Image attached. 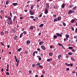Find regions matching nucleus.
I'll use <instances>...</instances> for the list:
<instances>
[{"label":"nucleus","instance_id":"nucleus-1","mask_svg":"<svg viewBox=\"0 0 77 77\" xmlns=\"http://www.w3.org/2000/svg\"><path fill=\"white\" fill-rule=\"evenodd\" d=\"M7 23L8 25H11V24H12V23H13V22H12V20H8L7 21Z\"/></svg>","mask_w":77,"mask_h":77},{"label":"nucleus","instance_id":"nucleus-2","mask_svg":"<svg viewBox=\"0 0 77 77\" xmlns=\"http://www.w3.org/2000/svg\"><path fill=\"white\" fill-rule=\"evenodd\" d=\"M73 12L74 13V12H75V11L72 10H71L69 11L68 13L69 14H72V13H73Z\"/></svg>","mask_w":77,"mask_h":77},{"label":"nucleus","instance_id":"nucleus-3","mask_svg":"<svg viewBox=\"0 0 77 77\" xmlns=\"http://www.w3.org/2000/svg\"><path fill=\"white\" fill-rule=\"evenodd\" d=\"M29 14L30 15H34L35 13H33V11H32L31 10H30Z\"/></svg>","mask_w":77,"mask_h":77},{"label":"nucleus","instance_id":"nucleus-4","mask_svg":"<svg viewBox=\"0 0 77 77\" xmlns=\"http://www.w3.org/2000/svg\"><path fill=\"white\" fill-rule=\"evenodd\" d=\"M41 48L42 49V50H45L46 49V48H45V47L44 46H41Z\"/></svg>","mask_w":77,"mask_h":77},{"label":"nucleus","instance_id":"nucleus-5","mask_svg":"<svg viewBox=\"0 0 77 77\" xmlns=\"http://www.w3.org/2000/svg\"><path fill=\"white\" fill-rule=\"evenodd\" d=\"M56 35H57V36H60V37H62V35L61 34L56 33Z\"/></svg>","mask_w":77,"mask_h":77},{"label":"nucleus","instance_id":"nucleus-6","mask_svg":"<svg viewBox=\"0 0 77 77\" xmlns=\"http://www.w3.org/2000/svg\"><path fill=\"white\" fill-rule=\"evenodd\" d=\"M46 8L47 9H48L50 8V5L48 4H47L46 5Z\"/></svg>","mask_w":77,"mask_h":77},{"label":"nucleus","instance_id":"nucleus-7","mask_svg":"<svg viewBox=\"0 0 77 77\" xmlns=\"http://www.w3.org/2000/svg\"><path fill=\"white\" fill-rule=\"evenodd\" d=\"M47 10H48V9H47V8H46L45 9V14H48V11H47Z\"/></svg>","mask_w":77,"mask_h":77},{"label":"nucleus","instance_id":"nucleus-8","mask_svg":"<svg viewBox=\"0 0 77 77\" xmlns=\"http://www.w3.org/2000/svg\"><path fill=\"white\" fill-rule=\"evenodd\" d=\"M1 36H3V35H4V32L3 31H2L0 33Z\"/></svg>","mask_w":77,"mask_h":77},{"label":"nucleus","instance_id":"nucleus-9","mask_svg":"<svg viewBox=\"0 0 77 77\" xmlns=\"http://www.w3.org/2000/svg\"><path fill=\"white\" fill-rule=\"evenodd\" d=\"M17 38H18V36H17V35H15V36L14 37V40L16 41V40H17Z\"/></svg>","mask_w":77,"mask_h":77},{"label":"nucleus","instance_id":"nucleus-10","mask_svg":"<svg viewBox=\"0 0 77 77\" xmlns=\"http://www.w3.org/2000/svg\"><path fill=\"white\" fill-rule=\"evenodd\" d=\"M43 44H44V42L43 41H42L39 43V45H42Z\"/></svg>","mask_w":77,"mask_h":77},{"label":"nucleus","instance_id":"nucleus-11","mask_svg":"<svg viewBox=\"0 0 77 77\" xmlns=\"http://www.w3.org/2000/svg\"><path fill=\"white\" fill-rule=\"evenodd\" d=\"M12 5L13 6H17V5H18V3H13L12 4Z\"/></svg>","mask_w":77,"mask_h":77},{"label":"nucleus","instance_id":"nucleus-12","mask_svg":"<svg viewBox=\"0 0 77 77\" xmlns=\"http://www.w3.org/2000/svg\"><path fill=\"white\" fill-rule=\"evenodd\" d=\"M26 44H30V40H28L26 42Z\"/></svg>","mask_w":77,"mask_h":77},{"label":"nucleus","instance_id":"nucleus-13","mask_svg":"<svg viewBox=\"0 0 77 77\" xmlns=\"http://www.w3.org/2000/svg\"><path fill=\"white\" fill-rule=\"evenodd\" d=\"M17 66H18V65L19 64V62H20V61H17Z\"/></svg>","mask_w":77,"mask_h":77},{"label":"nucleus","instance_id":"nucleus-14","mask_svg":"<svg viewBox=\"0 0 77 77\" xmlns=\"http://www.w3.org/2000/svg\"><path fill=\"white\" fill-rule=\"evenodd\" d=\"M8 20H12V19L11 18V17L10 16H8Z\"/></svg>","mask_w":77,"mask_h":77},{"label":"nucleus","instance_id":"nucleus-15","mask_svg":"<svg viewBox=\"0 0 77 77\" xmlns=\"http://www.w3.org/2000/svg\"><path fill=\"white\" fill-rule=\"evenodd\" d=\"M29 29L30 30H33V26H30L29 27Z\"/></svg>","mask_w":77,"mask_h":77},{"label":"nucleus","instance_id":"nucleus-16","mask_svg":"<svg viewBox=\"0 0 77 77\" xmlns=\"http://www.w3.org/2000/svg\"><path fill=\"white\" fill-rule=\"evenodd\" d=\"M44 26V24H40V25L39 26V27H42Z\"/></svg>","mask_w":77,"mask_h":77},{"label":"nucleus","instance_id":"nucleus-17","mask_svg":"<svg viewBox=\"0 0 77 77\" xmlns=\"http://www.w3.org/2000/svg\"><path fill=\"white\" fill-rule=\"evenodd\" d=\"M76 9H77V7H74L73 8V11H75V10H76Z\"/></svg>","mask_w":77,"mask_h":77},{"label":"nucleus","instance_id":"nucleus-18","mask_svg":"<svg viewBox=\"0 0 77 77\" xmlns=\"http://www.w3.org/2000/svg\"><path fill=\"white\" fill-rule=\"evenodd\" d=\"M75 21V20L74 19H72L71 20V23H73Z\"/></svg>","mask_w":77,"mask_h":77},{"label":"nucleus","instance_id":"nucleus-19","mask_svg":"<svg viewBox=\"0 0 77 77\" xmlns=\"http://www.w3.org/2000/svg\"><path fill=\"white\" fill-rule=\"evenodd\" d=\"M61 17H57V20L58 21H60V20H61Z\"/></svg>","mask_w":77,"mask_h":77},{"label":"nucleus","instance_id":"nucleus-20","mask_svg":"<svg viewBox=\"0 0 77 77\" xmlns=\"http://www.w3.org/2000/svg\"><path fill=\"white\" fill-rule=\"evenodd\" d=\"M72 7H74V5H70L69 8H72Z\"/></svg>","mask_w":77,"mask_h":77},{"label":"nucleus","instance_id":"nucleus-21","mask_svg":"<svg viewBox=\"0 0 77 77\" xmlns=\"http://www.w3.org/2000/svg\"><path fill=\"white\" fill-rule=\"evenodd\" d=\"M15 29H13V30L12 31V33H15Z\"/></svg>","mask_w":77,"mask_h":77},{"label":"nucleus","instance_id":"nucleus-22","mask_svg":"<svg viewBox=\"0 0 77 77\" xmlns=\"http://www.w3.org/2000/svg\"><path fill=\"white\" fill-rule=\"evenodd\" d=\"M66 38H69V35L68 34H66Z\"/></svg>","mask_w":77,"mask_h":77},{"label":"nucleus","instance_id":"nucleus-23","mask_svg":"<svg viewBox=\"0 0 77 77\" xmlns=\"http://www.w3.org/2000/svg\"><path fill=\"white\" fill-rule=\"evenodd\" d=\"M56 21H57V18H56L54 20V22H56Z\"/></svg>","mask_w":77,"mask_h":77},{"label":"nucleus","instance_id":"nucleus-24","mask_svg":"<svg viewBox=\"0 0 77 77\" xmlns=\"http://www.w3.org/2000/svg\"><path fill=\"white\" fill-rule=\"evenodd\" d=\"M9 1H7L6 2V5H8V4H9Z\"/></svg>","mask_w":77,"mask_h":77},{"label":"nucleus","instance_id":"nucleus-25","mask_svg":"<svg viewBox=\"0 0 77 77\" xmlns=\"http://www.w3.org/2000/svg\"><path fill=\"white\" fill-rule=\"evenodd\" d=\"M33 7H34L33 5H32L31 7V9H33Z\"/></svg>","mask_w":77,"mask_h":77},{"label":"nucleus","instance_id":"nucleus-26","mask_svg":"<svg viewBox=\"0 0 77 77\" xmlns=\"http://www.w3.org/2000/svg\"><path fill=\"white\" fill-rule=\"evenodd\" d=\"M72 51L73 52H75L76 51V50H74V49H72Z\"/></svg>","mask_w":77,"mask_h":77},{"label":"nucleus","instance_id":"nucleus-27","mask_svg":"<svg viewBox=\"0 0 77 77\" xmlns=\"http://www.w3.org/2000/svg\"><path fill=\"white\" fill-rule=\"evenodd\" d=\"M72 54H73L72 53H70V52H69L68 53V55H72Z\"/></svg>","mask_w":77,"mask_h":77},{"label":"nucleus","instance_id":"nucleus-28","mask_svg":"<svg viewBox=\"0 0 77 77\" xmlns=\"http://www.w3.org/2000/svg\"><path fill=\"white\" fill-rule=\"evenodd\" d=\"M66 65L67 66H70V64H69L68 63H65Z\"/></svg>","mask_w":77,"mask_h":77},{"label":"nucleus","instance_id":"nucleus-29","mask_svg":"<svg viewBox=\"0 0 77 77\" xmlns=\"http://www.w3.org/2000/svg\"><path fill=\"white\" fill-rule=\"evenodd\" d=\"M70 50H72V48H73L72 47H69L68 48Z\"/></svg>","mask_w":77,"mask_h":77},{"label":"nucleus","instance_id":"nucleus-30","mask_svg":"<svg viewBox=\"0 0 77 77\" xmlns=\"http://www.w3.org/2000/svg\"><path fill=\"white\" fill-rule=\"evenodd\" d=\"M51 60H52V59H48L47 60V62H50V61H51Z\"/></svg>","mask_w":77,"mask_h":77},{"label":"nucleus","instance_id":"nucleus-31","mask_svg":"<svg viewBox=\"0 0 77 77\" xmlns=\"http://www.w3.org/2000/svg\"><path fill=\"white\" fill-rule=\"evenodd\" d=\"M23 35V33H22L20 35V38H21Z\"/></svg>","mask_w":77,"mask_h":77},{"label":"nucleus","instance_id":"nucleus-32","mask_svg":"<svg viewBox=\"0 0 77 77\" xmlns=\"http://www.w3.org/2000/svg\"><path fill=\"white\" fill-rule=\"evenodd\" d=\"M8 31H5V34H6V35H8Z\"/></svg>","mask_w":77,"mask_h":77},{"label":"nucleus","instance_id":"nucleus-33","mask_svg":"<svg viewBox=\"0 0 77 77\" xmlns=\"http://www.w3.org/2000/svg\"><path fill=\"white\" fill-rule=\"evenodd\" d=\"M21 49H22L21 48H20L19 49H18V51H19V52H20V51H21Z\"/></svg>","mask_w":77,"mask_h":77},{"label":"nucleus","instance_id":"nucleus-34","mask_svg":"<svg viewBox=\"0 0 77 77\" xmlns=\"http://www.w3.org/2000/svg\"><path fill=\"white\" fill-rule=\"evenodd\" d=\"M54 8L56 9H57V7L56 6H55L54 7Z\"/></svg>","mask_w":77,"mask_h":77},{"label":"nucleus","instance_id":"nucleus-35","mask_svg":"<svg viewBox=\"0 0 77 77\" xmlns=\"http://www.w3.org/2000/svg\"><path fill=\"white\" fill-rule=\"evenodd\" d=\"M61 7H62L63 8L65 7V5L64 4H63L61 6Z\"/></svg>","mask_w":77,"mask_h":77},{"label":"nucleus","instance_id":"nucleus-36","mask_svg":"<svg viewBox=\"0 0 77 77\" xmlns=\"http://www.w3.org/2000/svg\"><path fill=\"white\" fill-rule=\"evenodd\" d=\"M63 24L64 26H66V23L64 22H63Z\"/></svg>","mask_w":77,"mask_h":77},{"label":"nucleus","instance_id":"nucleus-37","mask_svg":"<svg viewBox=\"0 0 77 77\" xmlns=\"http://www.w3.org/2000/svg\"><path fill=\"white\" fill-rule=\"evenodd\" d=\"M49 55L50 56H52V55H53V54L52 53H50L49 54Z\"/></svg>","mask_w":77,"mask_h":77},{"label":"nucleus","instance_id":"nucleus-38","mask_svg":"<svg viewBox=\"0 0 77 77\" xmlns=\"http://www.w3.org/2000/svg\"><path fill=\"white\" fill-rule=\"evenodd\" d=\"M53 37H54V38H57V36H56V35H54V36H53Z\"/></svg>","mask_w":77,"mask_h":77},{"label":"nucleus","instance_id":"nucleus-39","mask_svg":"<svg viewBox=\"0 0 77 77\" xmlns=\"http://www.w3.org/2000/svg\"><path fill=\"white\" fill-rule=\"evenodd\" d=\"M6 75H9V73L8 72H7L6 73Z\"/></svg>","mask_w":77,"mask_h":77},{"label":"nucleus","instance_id":"nucleus-40","mask_svg":"<svg viewBox=\"0 0 77 77\" xmlns=\"http://www.w3.org/2000/svg\"><path fill=\"white\" fill-rule=\"evenodd\" d=\"M0 44H1V45H2V46H4V45H4V44L2 43V42H1Z\"/></svg>","mask_w":77,"mask_h":77},{"label":"nucleus","instance_id":"nucleus-41","mask_svg":"<svg viewBox=\"0 0 77 77\" xmlns=\"http://www.w3.org/2000/svg\"><path fill=\"white\" fill-rule=\"evenodd\" d=\"M71 60H73V61H75V60L74 59V58H71Z\"/></svg>","mask_w":77,"mask_h":77},{"label":"nucleus","instance_id":"nucleus-42","mask_svg":"<svg viewBox=\"0 0 77 77\" xmlns=\"http://www.w3.org/2000/svg\"><path fill=\"white\" fill-rule=\"evenodd\" d=\"M23 33H24V35H26V34H27V33H26V32L25 31H24L23 32Z\"/></svg>","mask_w":77,"mask_h":77},{"label":"nucleus","instance_id":"nucleus-43","mask_svg":"<svg viewBox=\"0 0 77 77\" xmlns=\"http://www.w3.org/2000/svg\"><path fill=\"white\" fill-rule=\"evenodd\" d=\"M61 57V55H59L58 56V58H60Z\"/></svg>","mask_w":77,"mask_h":77},{"label":"nucleus","instance_id":"nucleus-44","mask_svg":"<svg viewBox=\"0 0 77 77\" xmlns=\"http://www.w3.org/2000/svg\"><path fill=\"white\" fill-rule=\"evenodd\" d=\"M58 44L59 46H62V45L61 44L58 43Z\"/></svg>","mask_w":77,"mask_h":77},{"label":"nucleus","instance_id":"nucleus-45","mask_svg":"<svg viewBox=\"0 0 77 77\" xmlns=\"http://www.w3.org/2000/svg\"><path fill=\"white\" fill-rule=\"evenodd\" d=\"M53 17H54V18H56V15L53 14Z\"/></svg>","mask_w":77,"mask_h":77},{"label":"nucleus","instance_id":"nucleus-46","mask_svg":"<svg viewBox=\"0 0 77 77\" xmlns=\"http://www.w3.org/2000/svg\"><path fill=\"white\" fill-rule=\"evenodd\" d=\"M39 68H43V67H42V66L41 65H39Z\"/></svg>","mask_w":77,"mask_h":77},{"label":"nucleus","instance_id":"nucleus-47","mask_svg":"<svg viewBox=\"0 0 77 77\" xmlns=\"http://www.w3.org/2000/svg\"><path fill=\"white\" fill-rule=\"evenodd\" d=\"M30 18H32V19H33V18H34V17L33 16H31L30 17Z\"/></svg>","mask_w":77,"mask_h":77},{"label":"nucleus","instance_id":"nucleus-48","mask_svg":"<svg viewBox=\"0 0 77 77\" xmlns=\"http://www.w3.org/2000/svg\"><path fill=\"white\" fill-rule=\"evenodd\" d=\"M39 65H40V63H37L36 64V66H39Z\"/></svg>","mask_w":77,"mask_h":77},{"label":"nucleus","instance_id":"nucleus-49","mask_svg":"<svg viewBox=\"0 0 77 77\" xmlns=\"http://www.w3.org/2000/svg\"><path fill=\"white\" fill-rule=\"evenodd\" d=\"M37 9H38V8H39V5H38L37 6Z\"/></svg>","mask_w":77,"mask_h":77},{"label":"nucleus","instance_id":"nucleus-50","mask_svg":"<svg viewBox=\"0 0 77 77\" xmlns=\"http://www.w3.org/2000/svg\"><path fill=\"white\" fill-rule=\"evenodd\" d=\"M42 13H41V14L39 15V17H42Z\"/></svg>","mask_w":77,"mask_h":77},{"label":"nucleus","instance_id":"nucleus-51","mask_svg":"<svg viewBox=\"0 0 77 77\" xmlns=\"http://www.w3.org/2000/svg\"><path fill=\"white\" fill-rule=\"evenodd\" d=\"M74 38H75V39L77 38V35H75L74 36Z\"/></svg>","mask_w":77,"mask_h":77},{"label":"nucleus","instance_id":"nucleus-52","mask_svg":"<svg viewBox=\"0 0 77 77\" xmlns=\"http://www.w3.org/2000/svg\"><path fill=\"white\" fill-rule=\"evenodd\" d=\"M34 52V53H36V54H38V51H35Z\"/></svg>","mask_w":77,"mask_h":77},{"label":"nucleus","instance_id":"nucleus-53","mask_svg":"<svg viewBox=\"0 0 77 77\" xmlns=\"http://www.w3.org/2000/svg\"><path fill=\"white\" fill-rule=\"evenodd\" d=\"M20 20H23V17H20Z\"/></svg>","mask_w":77,"mask_h":77},{"label":"nucleus","instance_id":"nucleus-54","mask_svg":"<svg viewBox=\"0 0 77 77\" xmlns=\"http://www.w3.org/2000/svg\"><path fill=\"white\" fill-rule=\"evenodd\" d=\"M29 72L30 73V74H32V72L31 70H29Z\"/></svg>","mask_w":77,"mask_h":77},{"label":"nucleus","instance_id":"nucleus-55","mask_svg":"<svg viewBox=\"0 0 77 77\" xmlns=\"http://www.w3.org/2000/svg\"><path fill=\"white\" fill-rule=\"evenodd\" d=\"M10 14L11 17H12V13H10Z\"/></svg>","mask_w":77,"mask_h":77},{"label":"nucleus","instance_id":"nucleus-56","mask_svg":"<svg viewBox=\"0 0 77 77\" xmlns=\"http://www.w3.org/2000/svg\"><path fill=\"white\" fill-rule=\"evenodd\" d=\"M6 71H9V68H7V69H6Z\"/></svg>","mask_w":77,"mask_h":77},{"label":"nucleus","instance_id":"nucleus-57","mask_svg":"<svg viewBox=\"0 0 77 77\" xmlns=\"http://www.w3.org/2000/svg\"><path fill=\"white\" fill-rule=\"evenodd\" d=\"M71 28H72V30H73V31L74 30V27H71Z\"/></svg>","mask_w":77,"mask_h":77},{"label":"nucleus","instance_id":"nucleus-58","mask_svg":"<svg viewBox=\"0 0 77 77\" xmlns=\"http://www.w3.org/2000/svg\"><path fill=\"white\" fill-rule=\"evenodd\" d=\"M35 53L34 52H33V56H35Z\"/></svg>","mask_w":77,"mask_h":77},{"label":"nucleus","instance_id":"nucleus-59","mask_svg":"<svg viewBox=\"0 0 77 77\" xmlns=\"http://www.w3.org/2000/svg\"><path fill=\"white\" fill-rule=\"evenodd\" d=\"M33 21H36V19H33Z\"/></svg>","mask_w":77,"mask_h":77},{"label":"nucleus","instance_id":"nucleus-60","mask_svg":"<svg viewBox=\"0 0 77 77\" xmlns=\"http://www.w3.org/2000/svg\"><path fill=\"white\" fill-rule=\"evenodd\" d=\"M32 67H35V64H33L32 65Z\"/></svg>","mask_w":77,"mask_h":77},{"label":"nucleus","instance_id":"nucleus-61","mask_svg":"<svg viewBox=\"0 0 77 77\" xmlns=\"http://www.w3.org/2000/svg\"><path fill=\"white\" fill-rule=\"evenodd\" d=\"M16 17H16V16H14V19H15L16 18Z\"/></svg>","mask_w":77,"mask_h":77},{"label":"nucleus","instance_id":"nucleus-62","mask_svg":"<svg viewBox=\"0 0 77 77\" xmlns=\"http://www.w3.org/2000/svg\"><path fill=\"white\" fill-rule=\"evenodd\" d=\"M22 31H24V28H22Z\"/></svg>","mask_w":77,"mask_h":77},{"label":"nucleus","instance_id":"nucleus-63","mask_svg":"<svg viewBox=\"0 0 77 77\" xmlns=\"http://www.w3.org/2000/svg\"><path fill=\"white\" fill-rule=\"evenodd\" d=\"M3 10H1V13L2 14V13H3Z\"/></svg>","mask_w":77,"mask_h":77},{"label":"nucleus","instance_id":"nucleus-64","mask_svg":"<svg viewBox=\"0 0 77 77\" xmlns=\"http://www.w3.org/2000/svg\"><path fill=\"white\" fill-rule=\"evenodd\" d=\"M35 77H38V75H36Z\"/></svg>","mask_w":77,"mask_h":77}]
</instances>
